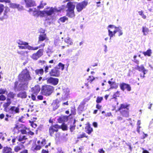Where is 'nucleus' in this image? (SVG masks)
Segmentation results:
<instances>
[{
    "label": "nucleus",
    "instance_id": "55",
    "mask_svg": "<svg viewBox=\"0 0 153 153\" xmlns=\"http://www.w3.org/2000/svg\"><path fill=\"white\" fill-rule=\"evenodd\" d=\"M49 69V68L48 67V66H46L45 68V73L48 72V70Z\"/></svg>",
    "mask_w": 153,
    "mask_h": 153
},
{
    "label": "nucleus",
    "instance_id": "40",
    "mask_svg": "<svg viewBox=\"0 0 153 153\" xmlns=\"http://www.w3.org/2000/svg\"><path fill=\"white\" fill-rule=\"evenodd\" d=\"M14 95L15 94L11 92H10L7 94L8 97L11 98H13L14 97Z\"/></svg>",
    "mask_w": 153,
    "mask_h": 153
},
{
    "label": "nucleus",
    "instance_id": "37",
    "mask_svg": "<svg viewBox=\"0 0 153 153\" xmlns=\"http://www.w3.org/2000/svg\"><path fill=\"white\" fill-rule=\"evenodd\" d=\"M40 141H37V143L39 144V145L36 146V147L34 149H35L37 150H38L40 149L42 146H41L40 144Z\"/></svg>",
    "mask_w": 153,
    "mask_h": 153
},
{
    "label": "nucleus",
    "instance_id": "59",
    "mask_svg": "<svg viewBox=\"0 0 153 153\" xmlns=\"http://www.w3.org/2000/svg\"><path fill=\"white\" fill-rule=\"evenodd\" d=\"M21 132L22 134H26L27 133V131L25 130H22L21 131Z\"/></svg>",
    "mask_w": 153,
    "mask_h": 153
},
{
    "label": "nucleus",
    "instance_id": "47",
    "mask_svg": "<svg viewBox=\"0 0 153 153\" xmlns=\"http://www.w3.org/2000/svg\"><path fill=\"white\" fill-rule=\"evenodd\" d=\"M75 125L73 124L70 126V130L71 132H72L75 129Z\"/></svg>",
    "mask_w": 153,
    "mask_h": 153
},
{
    "label": "nucleus",
    "instance_id": "17",
    "mask_svg": "<svg viewBox=\"0 0 153 153\" xmlns=\"http://www.w3.org/2000/svg\"><path fill=\"white\" fill-rule=\"evenodd\" d=\"M111 29H108V35L110 36V39H111L112 37L115 36V33L117 32V28H115V30H113V29L114 28H111Z\"/></svg>",
    "mask_w": 153,
    "mask_h": 153
},
{
    "label": "nucleus",
    "instance_id": "2",
    "mask_svg": "<svg viewBox=\"0 0 153 153\" xmlns=\"http://www.w3.org/2000/svg\"><path fill=\"white\" fill-rule=\"evenodd\" d=\"M20 83L17 86V82L15 83V88L18 90H25L28 87L30 81L32 79L29 71L27 69H23L19 75Z\"/></svg>",
    "mask_w": 153,
    "mask_h": 153
},
{
    "label": "nucleus",
    "instance_id": "23",
    "mask_svg": "<svg viewBox=\"0 0 153 153\" xmlns=\"http://www.w3.org/2000/svg\"><path fill=\"white\" fill-rule=\"evenodd\" d=\"M17 96L22 98H25L27 97V95L25 91H22L18 94Z\"/></svg>",
    "mask_w": 153,
    "mask_h": 153
},
{
    "label": "nucleus",
    "instance_id": "14",
    "mask_svg": "<svg viewBox=\"0 0 153 153\" xmlns=\"http://www.w3.org/2000/svg\"><path fill=\"white\" fill-rule=\"evenodd\" d=\"M9 6L10 7L15 9L17 8L19 10H22L23 9V7L18 4L14 3H9Z\"/></svg>",
    "mask_w": 153,
    "mask_h": 153
},
{
    "label": "nucleus",
    "instance_id": "3",
    "mask_svg": "<svg viewBox=\"0 0 153 153\" xmlns=\"http://www.w3.org/2000/svg\"><path fill=\"white\" fill-rule=\"evenodd\" d=\"M75 6V5L72 2H69L67 4V16L70 18H74L75 16L74 10Z\"/></svg>",
    "mask_w": 153,
    "mask_h": 153
},
{
    "label": "nucleus",
    "instance_id": "52",
    "mask_svg": "<svg viewBox=\"0 0 153 153\" xmlns=\"http://www.w3.org/2000/svg\"><path fill=\"white\" fill-rule=\"evenodd\" d=\"M0 2H1L10 3V0H0Z\"/></svg>",
    "mask_w": 153,
    "mask_h": 153
},
{
    "label": "nucleus",
    "instance_id": "43",
    "mask_svg": "<svg viewBox=\"0 0 153 153\" xmlns=\"http://www.w3.org/2000/svg\"><path fill=\"white\" fill-rule=\"evenodd\" d=\"M95 79V78H94L93 76H89L88 80H89V82H91L93 80Z\"/></svg>",
    "mask_w": 153,
    "mask_h": 153
},
{
    "label": "nucleus",
    "instance_id": "19",
    "mask_svg": "<svg viewBox=\"0 0 153 153\" xmlns=\"http://www.w3.org/2000/svg\"><path fill=\"white\" fill-rule=\"evenodd\" d=\"M40 90L39 86L36 85L32 88L31 91L35 95H36L39 92Z\"/></svg>",
    "mask_w": 153,
    "mask_h": 153
},
{
    "label": "nucleus",
    "instance_id": "36",
    "mask_svg": "<svg viewBox=\"0 0 153 153\" xmlns=\"http://www.w3.org/2000/svg\"><path fill=\"white\" fill-rule=\"evenodd\" d=\"M5 7L3 4H0V15L1 14L2 12L4 11Z\"/></svg>",
    "mask_w": 153,
    "mask_h": 153
},
{
    "label": "nucleus",
    "instance_id": "11",
    "mask_svg": "<svg viewBox=\"0 0 153 153\" xmlns=\"http://www.w3.org/2000/svg\"><path fill=\"white\" fill-rule=\"evenodd\" d=\"M25 7L27 8L35 7L36 6V2L34 0H24Z\"/></svg>",
    "mask_w": 153,
    "mask_h": 153
},
{
    "label": "nucleus",
    "instance_id": "38",
    "mask_svg": "<svg viewBox=\"0 0 153 153\" xmlns=\"http://www.w3.org/2000/svg\"><path fill=\"white\" fill-rule=\"evenodd\" d=\"M93 129L90 126H88L87 128V133L88 134H90L93 131Z\"/></svg>",
    "mask_w": 153,
    "mask_h": 153
},
{
    "label": "nucleus",
    "instance_id": "21",
    "mask_svg": "<svg viewBox=\"0 0 153 153\" xmlns=\"http://www.w3.org/2000/svg\"><path fill=\"white\" fill-rule=\"evenodd\" d=\"M58 129L56 127L52 126L51 127L49 128V132L51 136H53L54 132H57L58 131Z\"/></svg>",
    "mask_w": 153,
    "mask_h": 153
},
{
    "label": "nucleus",
    "instance_id": "13",
    "mask_svg": "<svg viewBox=\"0 0 153 153\" xmlns=\"http://www.w3.org/2000/svg\"><path fill=\"white\" fill-rule=\"evenodd\" d=\"M19 107L15 106H11L8 111L11 114H14L16 113H19Z\"/></svg>",
    "mask_w": 153,
    "mask_h": 153
},
{
    "label": "nucleus",
    "instance_id": "18",
    "mask_svg": "<svg viewBox=\"0 0 153 153\" xmlns=\"http://www.w3.org/2000/svg\"><path fill=\"white\" fill-rule=\"evenodd\" d=\"M108 27L110 28L112 27V28L114 27V28H117V31L119 33L118 35L119 36H120L122 35L123 34L122 30V28L120 27H117L113 25H110L108 26Z\"/></svg>",
    "mask_w": 153,
    "mask_h": 153
},
{
    "label": "nucleus",
    "instance_id": "33",
    "mask_svg": "<svg viewBox=\"0 0 153 153\" xmlns=\"http://www.w3.org/2000/svg\"><path fill=\"white\" fill-rule=\"evenodd\" d=\"M136 69L138 70L139 71H142L145 69L143 65H141L140 66L137 65Z\"/></svg>",
    "mask_w": 153,
    "mask_h": 153
},
{
    "label": "nucleus",
    "instance_id": "28",
    "mask_svg": "<svg viewBox=\"0 0 153 153\" xmlns=\"http://www.w3.org/2000/svg\"><path fill=\"white\" fill-rule=\"evenodd\" d=\"M142 32L144 35H146L149 32V30L146 27L143 26L142 27Z\"/></svg>",
    "mask_w": 153,
    "mask_h": 153
},
{
    "label": "nucleus",
    "instance_id": "51",
    "mask_svg": "<svg viewBox=\"0 0 153 153\" xmlns=\"http://www.w3.org/2000/svg\"><path fill=\"white\" fill-rule=\"evenodd\" d=\"M0 139H1L2 140H4V137L3 136L4 134H2L1 132H0Z\"/></svg>",
    "mask_w": 153,
    "mask_h": 153
},
{
    "label": "nucleus",
    "instance_id": "12",
    "mask_svg": "<svg viewBox=\"0 0 153 153\" xmlns=\"http://www.w3.org/2000/svg\"><path fill=\"white\" fill-rule=\"evenodd\" d=\"M49 74L51 76L58 77L60 75V71L57 68V67H55L51 70Z\"/></svg>",
    "mask_w": 153,
    "mask_h": 153
},
{
    "label": "nucleus",
    "instance_id": "56",
    "mask_svg": "<svg viewBox=\"0 0 153 153\" xmlns=\"http://www.w3.org/2000/svg\"><path fill=\"white\" fill-rule=\"evenodd\" d=\"M43 97L42 95H38L37 96V98L38 99L40 100H42L43 99Z\"/></svg>",
    "mask_w": 153,
    "mask_h": 153
},
{
    "label": "nucleus",
    "instance_id": "30",
    "mask_svg": "<svg viewBox=\"0 0 153 153\" xmlns=\"http://www.w3.org/2000/svg\"><path fill=\"white\" fill-rule=\"evenodd\" d=\"M27 45V49H28L29 50H37L39 48V47H32L28 45Z\"/></svg>",
    "mask_w": 153,
    "mask_h": 153
},
{
    "label": "nucleus",
    "instance_id": "24",
    "mask_svg": "<svg viewBox=\"0 0 153 153\" xmlns=\"http://www.w3.org/2000/svg\"><path fill=\"white\" fill-rule=\"evenodd\" d=\"M35 72L36 74L39 76H42L43 74L44 71L42 68L40 69H37L35 71Z\"/></svg>",
    "mask_w": 153,
    "mask_h": 153
},
{
    "label": "nucleus",
    "instance_id": "25",
    "mask_svg": "<svg viewBox=\"0 0 153 153\" xmlns=\"http://www.w3.org/2000/svg\"><path fill=\"white\" fill-rule=\"evenodd\" d=\"M65 42L69 45H71L73 44L72 40L69 37H67L65 39Z\"/></svg>",
    "mask_w": 153,
    "mask_h": 153
},
{
    "label": "nucleus",
    "instance_id": "1",
    "mask_svg": "<svg viewBox=\"0 0 153 153\" xmlns=\"http://www.w3.org/2000/svg\"><path fill=\"white\" fill-rule=\"evenodd\" d=\"M62 9V8H57L56 7H48L43 10H39L36 7H33L29 8L28 12L32 13L34 16L45 17L46 19L50 20L53 19V16L56 13L60 12Z\"/></svg>",
    "mask_w": 153,
    "mask_h": 153
},
{
    "label": "nucleus",
    "instance_id": "63",
    "mask_svg": "<svg viewBox=\"0 0 153 153\" xmlns=\"http://www.w3.org/2000/svg\"><path fill=\"white\" fill-rule=\"evenodd\" d=\"M100 153H104L105 151L102 149H100L98 150Z\"/></svg>",
    "mask_w": 153,
    "mask_h": 153
},
{
    "label": "nucleus",
    "instance_id": "44",
    "mask_svg": "<svg viewBox=\"0 0 153 153\" xmlns=\"http://www.w3.org/2000/svg\"><path fill=\"white\" fill-rule=\"evenodd\" d=\"M61 128L63 130H66L67 129V126L64 123L62 124L61 125Z\"/></svg>",
    "mask_w": 153,
    "mask_h": 153
},
{
    "label": "nucleus",
    "instance_id": "54",
    "mask_svg": "<svg viewBox=\"0 0 153 153\" xmlns=\"http://www.w3.org/2000/svg\"><path fill=\"white\" fill-rule=\"evenodd\" d=\"M31 125L32 126V127L34 128H35L37 126L36 124L34 123L33 122H32L31 123Z\"/></svg>",
    "mask_w": 153,
    "mask_h": 153
},
{
    "label": "nucleus",
    "instance_id": "45",
    "mask_svg": "<svg viewBox=\"0 0 153 153\" xmlns=\"http://www.w3.org/2000/svg\"><path fill=\"white\" fill-rule=\"evenodd\" d=\"M21 149L20 147L19 146H16L14 148V150L16 152H18Z\"/></svg>",
    "mask_w": 153,
    "mask_h": 153
},
{
    "label": "nucleus",
    "instance_id": "48",
    "mask_svg": "<svg viewBox=\"0 0 153 153\" xmlns=\"http://www.w3.org/2000/svg\"><path fill=\"white\" fill-rule=\"evenodd\" d=\"M6 99V97L4 96L3 95L0 96V100L4 101Z\"/></svg>",
    "mask_w": 153,
    "mask_h": 153
},
{
    "label": "nucleus",
    "instance_id": "57",
    "mask_svg": "<svg viewBox=\"0 0 153 153\" xmlns=\"http://www.w3.org/2000/svg\"><path fill=\"white\" fill-rule=\"evenodd\" d=\"M31 98L33 100H35L36 99V96L33 94L31 95Z\"/></svg>",
    "mask_w": 153,
    "mask_h": 153
},
{
    "label": "nucleus",
    "instance_id": "10",
    "mask_svg": "<svg viewBox=\"0 0 153 153\" xmlns=\"http://www.w3.org/2000/svg\"><path fill=\"white\" fill-rule=\"evenodd\" d=\"M47 83L55 85H57L59 81L58 79L56 78L50 77L46 79Z\"/></svg>",
    "mask_w": 153,
    "mask_h": 153
},
{
    "label": "nucleus",
    "instance_id": "49",
    "mask_svg": "<svg viewBox=\"0 0 153 153\" xmlns=\"http://www.w3.org/2000/svg\"><path fill=\"white\" fill-rule=\"evenodd\" d=\"M6 89H0V94H3L5 93L6 92Z\"/></svg>",
    "mask_w": 153,
    "mask_h": 153
},
{
    "label": "nucleus",
    "instance_id": "26",
    "mask_svg": "<svg viewBox=\"0 0 153 153\" xmlns=\"http://www.w3.org/2000/svg\"><path fill=\"white\" fill-rule=\"evenodd\" d=\"M11 102L9 98L7 99V102L4 103L3 105V107L4 108H7L10 104Z\"/></svg>",
    "mask_w": 153,
    "mask_h": 153
},
{
    "label": "nucleus",
    "instance_id": "58",
    "mask_svg": "<svg viewBox=\"0 0 153 153\" xmlns=\"http://www.w3.org/2000/svg\"><path fill=\"white\" fill-rule=\"evenodd\" d=\"M118 87V86L117 85H115V86H113L112 85V86H111L110 89H113V88H115V89H116Z\"/></svg>",
    "mask_w": 153,
    "mask_h": 153
},
{
    "label": "nucleus",
    "instance_id": "34",
    "mask_svg": "<svg viewBox=\"0 0 153 153\" xmlns=\"http://www.w3.org/2000/svg\"><path fill=\"white\" fill-rule=\"evenodd\" d=\"M68 119V117L66 116H62L60 118V120L63 122L67 121Z\"/></svg>",
    "mask_w": 153,
    "mask_h": 153
},
{
    "label": "nucleus",
    "instance_id": "32",
    "mask_svg": "<svg viewBox=\"0 0 153 153\" xmlns=\"http://www.w3.org/2000/svg\"><path fill=\"white\" fill-rule=\"evenodd\" d=\"M17 43L19 45H27L28 44V43L23 42L20 40H18L17 41Z\"/></svg>",
    "mask_w": 153,
    "mask_h": 153
},
{
    "label": "nucleus",
    "instance_id": "27",
    "mask_svg": "<svg viewBox=\"0 0 153 153\" xmlns=\"http://www.w3.org/2000/svg\"><path fill=\"white\" fill-rule=\"evenodd\" d=\"M46 36L45 34H40L39 37L38 42L43 41L46 39Z\"/></svg>",
    "mask_w": 153,
    "mask_h": 153
},
{
    "label": "nucleus",
    "instance_id": "4",
    "mask_svg": "<svg viewBox=\"0 0 153 153\" xmlns=\"http://www.w3.org/2000/svg\"><path fill=\"white\" fill-rule=\"evenodd\" d=\"M54 90V88L53 86L48 85H44L42 88L41 92L43 95L48 96L52 94Z\"/></svg>",
    "mask_w": 153,
    "mask_h": 153
},
{
    "label": "nucleus",
    "instance_id": "9",
    "mask_svg": "<svg viewBox=\"0 0 153 153\" xmlns=\"http://www.w3.org/2000/svg\"><path fill=\"white\" fill-rule=\"evenodd\" d=\"M10 11L9 8L7 7H5L4 10L3 15L0 17V20L3 21L4 19H7L9 17V13Z\"/></svg>",
    "mask_w": 153,
    "mask_h": 153
},
{
    "label": "nucleus",
    "instance_id": "39",
    "mask_svg": "<svg viewBox=\"0 0 153 153\" xmlns=\"http://www.w3.org/2000/svg\"><path fill=\"white\" fill-rule=\"evenodd\" d=\"M68 19L67 17L66 16H64L62 17H61L59 19V20L62 22H65L66 20H67Z\"/></svg>",
    "mask_w": 153,
    "mask_h": 153
},
{
    "label": "nucleus",
    "instance_id": "22",
    "mask_svg": "<svg viewBox=\"0 0 153 153\" xmlns=\"http://www.w3.org/2000/svg\"><path fill=\"white\" fill-rule=\"evenodd\" d=\"M140 53H142L145 56H150L152 54V51L150 49L146 51L142 52L140 51Z\"/></svg>",
    "mask_w": 153,
    "mask_h": 153
},
{
    "label": "nucleus",
    "instance_id": "8",
    "mask_svg": "<svg viewBox=\"0 0 153 153\" xmlns=\"http://www.w3.org/2000/svg\"><path fill=\"white\" fill-rule=\"evenodd\" d=\"M43 49H39L36 53H33L31 56V58L34 60H36L40 57L43 55Z\"/></svg>",
    "mask_w": 153,
    "mask_h": 153
},
{
    "label": "nucleus",
    "instance_id": "15",
    "mask_svg": "<svg viewBox=\"0 0 153 153\" xmlns=\"http://www.w3.org/2000/svg\"><path fill=\"white\" fill-rule=\"evenodd\" d=\"M61 101L59 99H58V98L57 99L53 101L52 104L53 110H55L58 108L59 106V103Z\"/></svg>",
    "mask_w": 153,
    "mask_h": 153
},
{
    "label": "nucleus",
    "instance_id": "5",
    "mask_svg": "<svg viewBox=\"0 0 153 153\" xmlns=\"http://www.w3.org/2000/svg\"><path fill=\"white\" fill-rule=\"evenodd\" d=\"M128 105L126 104H121L120 107L118 108L121 114L123 117H127L129 115Z\"/></svg>",
    "mask_w": 153,
    "mask_h": 153
},
{
    "label": "nucleus",
    "instance_id": "60",
    "mask_svg": "<svg viewBox=\"0 0 153 153\" xmlns=\"http://www.w3.org/2000/svg\"><path fill=\"white\" fill-rule=\"evenodd\" d=\"M16 139L15 138H14L13 139L11 140L12 141V144L11 145H14V143L15 142Z\"/></svg>",
    "mask_w": 153,
    "mask_h": 153
},
{
    "label": "nucleus",
    "instance_id": "61",
    "mask_svg": "<svg viewBox=\"0 0 153 153\" xmlns=\"http://www.w3.org/2000/svg\"><path fill=\"white\" fill-rule=\"evenodd\" d=\"M140 128L141 127L139 126H137V131L139 133L140 132Z\"/></svg>",
    "mask_w": 153,
    "mask_h": 153
},
{
    "label": "nucleus",
    "instance_id": "20",
    "mask_svg": "<svg viewBox=\"0 0 153 153\" xmlns=\"http://www.w3.org/2000/svg\"><path fill=\"white\" fill-rule=\"evenodd\" d=\"M3 153H13L12 152V149L10 147L7 146L4 147L2 150Z\"/></svg>",
    "mask_w": 153,
    "mask_h": 153
},
{
    "label": "nucleus",
    "instance_id": "6",
    "mask_svg": "<svg viewBox=\"0 0 153 153\" xmlns=\"http://www.w3.org/2000/svg\"><path fill=\"white\" fill-rule=\"evenodd\" d=\"M70 90L68 88H66L63 89L62 91L57 93L56 96L60 100H64L65 98L69 94Z\"/></svg>",
    "mask_w": 153,
    "mask_h": 153
},
{
    "label": "nucleus",
    "instance_id": "50",
    "mask_svg": "<svg viewBox=\"0 0 153 153\" xmlns=\"http://www.w3.org/2000/svg\"><path fill=\"white\" fill-rule=\"evenodd\" d=\"M18 47L20 49H27V45L22 46L19 45Z\"/></svg>",
    "mask_w": 153,
    "mask_h": 153
},
{
    "label": "nucleus",
    "instance_id": "41",
    "mask_svg": "<svg viewBox=\"0 0 153 153\" xmlns=\"http://www.w3.org/2000/svg\"><path fill=\"white\" fill-rule=\"evenodd\" d=\"M84 137H87V136H86L85 135V133H83L82 134L79 135L78 136L77 138L78 139H80V138H83Z\"/></svg>",
    "mask_w": 153,
    "mask_h": 153
},
{
    "label": "nucleus",
    "instance_id": "64",
    "mask_svg": "<svg viewBox=\"0 0 153 153\" xmlns=\"http://www.w3.org/2000/svg\"><path fill=\"white\" fill-rule=\"evenodd\" d=\"M20 153H28V151L27 150L25 149L23 151L21 152Z\"/></svg>",
    "mask_w": 153,
    "mask_h": 153
},
{
    "label": "nucleus",
    "instance_id": "16",
    "mask_svg": "<svg viewBox=\"0 0 153 153\" xmlns=\"http://www.w3.org/2000/svg\"><path fill=\"white\" fill-rule=\"evenodd\" d=\"M120 89L123 91L126 89L128 91H130L131 90L130 86L125 83H120Z\"/></svg>",
    "mask_w": 153,
    "mask_h": 153
},
{
    "label": "nucleus",
    "instance_id": "31",
    "mask_svg": "<svg viewBox=\"0 0 153 153\" xmlns=\"http://www.w3.org/2000/svg\"><path fill=\"white\" fill-rule=\"evenodd\" d=\"M65 65L61 63H59V64L55 67H57V68L59 70L61 69L62 70H63L64 68Z\"/></svg>",
    "mask_w": 153,
    "mask_h": 153
},
{
    "label": "nucleus",
    "instance_id": "46",
    "mask_svg": "<svg viewBox=\"0 0 153 153\" xmlns=\"http://www.w3.org/2000/svg\"><path fill=\"white\" fill-rule=\"evenodd\" d=\"M103 99V98L101 97H98L97 98L96 102L97 103H99L101 102Z\"/></svg>",
    "mask_w": 153,
    "mask_h": 153
},
{
    "label": "nucleus",
    "instance_id": "42",
    "mask_svg": "<svg viewBox=\"0 0 153 153\" xmlns=\"http://www.w3.org/2000/svg\"><path fill=\"white\" fill-rule=\"evenodd\" d=\"M120 95V92L119 91H117L113 95V98L117 99L116 97H119Z\"/></svg>",
    "mask_w": 153,
    "mask_h": 153
},
{
    "label": "nucleus",
    "instance_id": "7",
    "mask_svg": "<svg viewBox=\"0 0 153 153\" xmlns=\"http://www.w3.org/2000/svg\"><path fill=\"white\" fill-rule=\"evenodd\" d=\"M88 4L87 1H84L77 4L76 6L77 11L79 12H81L83 9L85 8Z\"/></svg>",
    "mask_w": 153,
    "mask_h": 153
},
{
    "label": "nucleus",
    "instance_id": "29",
    "mask_svg": "<svg viewBox=\"0 0 153 153\" xmlns=\"http://www.w3.org/2000/svg\"><path fill=\"white\" fill-rule=\"evenodd\" d=\"M46 3L43 2V1H41L40 2L39 5L37 7V8L38 9L43 8L44 6L46 5Z\"/></svg>",
    "mask_w": 153,
    "mask_h": 153
},
{
    "label": "nucleus",
    "instance_id": "62",
    "mask_svg": "<svg viewBox=\"0 0 153 153\" xmlns=\"http://www.w3.org/2000/svg\"><path fill=\"white\" fill-rule=\"evenodd\" d=\"M59 40H55L54 42L55 45H57L59 43Z\"/></svg>",
    "mask_w": 153,
    "mask_h": 153
},
{
    "label": "nucleus",
    "instance_id": "53",
    "mask_svg": "<svg viewBox=\"0 0 153 153\" xmlns=\"http://www.w3.org/2000/svg\"><path fill=\"white\" fill-rule=\"evenodd\" d=\"M46 143H45V140H42V141L41 142V146H44Z\"/></svg>",
    "mask_w": 153,
    "mask_h": 153
},
{
    "label": "nucleus",
    "instance_id": "35",
    "mask_svg": "<svg viewBox=\"0 0 153 153\" xmlns=\"http://www.w3.org/2000/svg\"><path fill=\"white\" fill-rule=\"evenodd\" d=\"M27 138L26 137V136L25 135H21L19 136L18 138V140L19 141H22L24 140H27Z\"/></svg>",
    "mask_w": 153,
    "mask_h": 153
}]
</instances>
